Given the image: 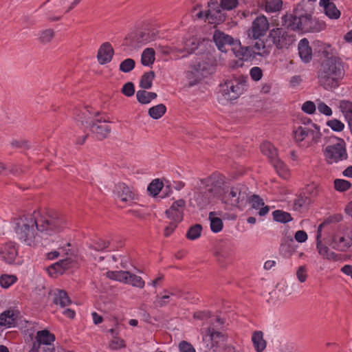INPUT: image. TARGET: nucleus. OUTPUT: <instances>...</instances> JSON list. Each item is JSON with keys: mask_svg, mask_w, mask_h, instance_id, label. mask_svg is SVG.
<instances>
[{"mask_svg": "<svg viewBox=\"0 0 352 352\" xmlns=\"http://www.w3.org/2000/svg\"><path fill=\"white\" fill-rule=\"evenodd\" d=\"M14 224L17 239L26 245L36 246L42 239L63 230L67 221L61 214H41L34 210L15 218Z\"/></svg>", "mask_w": 352, "mask_h": 352, "instance_id": "f257e3e1", "label": "nucleus"}, {"mask_svg": "<svg viewBox=\"0 0 352 352\" xmlns=\"http://www.w3.org/2000/svg\"><path fill=\"white\" fill-rule=\"evenodd\" d=\"M223 183L222 176L217 173L198 180L193 189L192 198L197 206L203 209L208 206L219 194Z\"/></svg>", "mask_w": 352, "mask_h": 352, "instance_id": "f03ea898", "label": "nucleus"}, {"mask_svg": "<svg viewBox=\"0 0 352 352\" xmlns=\"http://www.w3.org/2000/svg\"><path fill=\"white\" fill-rule=\"evenodd\" d=\"M344 76V65L341 60L332 56L325 60L318 72L320 85L326 90H332L340 85Z\"/></svg>", "mask_w": 352, "mask_h": 352, "instance_id": "7ed1b4c3", "label": "nucleus"}, {"mask_svg": "<svg viewBox=\"0 0 352 352\" xmlns=\"http://www.w3.org/2000/svg\"><path fill=\"white\" fill-rule=\"evenodd\" d=\"M292 134L294 142L301 148L312 146L318 144L321 138L320 128L311 122L295 126Z\"/></svg>", "mask_w": 352, "mask_h": 352, "instance_id": "20e7f679", "label": "nucleus"}, {"mask_svg": "<svg viewBox=\"0 0 352 352\" xmlns=\"http://www.w3.org/2000/svg\"><path fill=\"white\" fill-rule=\"evenodd\" d=\"M248 78L241 76L227 79L221 85V91L225 99L234 100L237 99L248 87Z\"/></svg>", "mask_w": 352, "mask_h": 352, "instance_id": "39448f33", "label": "nucleus"}, {"mask_svg": "<svg viewBox=\"0 0 352 352\" xmlns=\"http://www.w3.org/2000/svg\"><path fill=\"white\" fill-rule=\"evenodd\" d=\"M324 156L327 162L329 164L346 160L348 154L344 141L342 139L336 138L335 142L325 147Z\"/></svg>", "mask_w": 352, "mask_h": 352, "instance_id": "423d86ee", "label": "nucleus"}, {"mask_svg": "<svg viewBox=\"0 0 352 352\" xmlns=\"http://www.w3.org/2000/svg\"><path fill=\"white\" fill-rule=\"evenodd\" d=\"M159 31L156 28L149 26L138 30L126 39L130 45L136 47L156 40Z\"/></svg>", "mask_w": 352, "mask_h": 352, "instance_id": "0eeeda50", "label": "nucleus"}, {"mask_svg": "<svg viewBox=\"0 0 352 352\" xmlns=\"http://www.w3.org/2000/svg\"><path fill=\"white\" fill-rule=\"evenodd\" d=\"M248 188L245 186L238 184L230 190L224 192L222 201L227 205L233 207H240L247 199Z\"/></svg>", "mask_w": 352, "mask_h": 352, "instance_id": "6e6552de", "label": "nucleus"}, {"mask_svg": "<svg viewBox=\"0 0 352 352\" xmlns=\"http://www.w3.org/2000/svg\"><path fill=\"white\" fill-rule=\"evenodd\" d=\"M269 37L278 49L288 47L294 41L293 36L282 28H273L270 30Z\"/></svg>", "mask_w": 352, "mask_h": 352, "instance_id": "1a4fd4ad", "label": "nucleus"}, {"mask_svg": "<svg viewBox=\"0 0 352 352\" xmlns=\"http://www.w3.org/2000/svg\"><path fill=\"white\" fill-rule=\"evenodd\" d=\"M269 28L270 23L267 18L261 14L252 21L251 28L248 30V35L250 38L258 39L266 34Z\"/></svg>", "mask_w": 352, "mask_h": 352, "instance_id": "9d476101", "label": "nucleus"}, {"mask_svg": "<svg viewBox=\"0 0 352 352\" xmlns=\"http://www.w3.org/2000/svg\"><path fill=\"white\" fill-rule=\"evenodd\" d=\"M209 9L206 12V19L212 24H220L226 20V15L215 0L208 2Z\"/></svg>", "mask_w": 352, "mask_h": 352, "instance_id": "9b49d317", "label": "nucleus"}, {"mask_svg": "<svg viewBox=\"0 0 352 352\" xmlns=\"http://www.w3.org/2000/svg\"><path fill=\"white\" fill-rule=\"evenodd\" d=\"M325 23L319 20L313 19L311 14L302 15L300 31L303 32H318L324 30Z\"/></svg>", "mask_w": 352, "mask_h": 352, "instance_id": "f8f14e48", "label": "nucleus"}, {"mask_svg": "<svg viewBox=\"0 0 352 352\" xmlns=\"http://www.w3.org/2000/svg\"><path fill=\"white\" fill-rule=\"evenodd\" d=\"M114 192L118 199L123 204L131 205L136 199L133 191L124 183L116 185Z\"/></svg>", "mask_w": 352, "mask_h": 352, "instance_id": "ddd939ff", "label": "nucleus"}, {"mask_svg": "<svg viewBox=\"0 0 352 352\" xmlns=\"http://www.w3.org/2000/svg\"><path fill=\"white\" fill-rule=\"evenodd\" d=\"M213 40L220 51L226 52L228 51L227 47L230 46L232 49L237 39H234L231 36L222 32L215 31Z\"/></svg>", "mask_w": 352, "mask_h": 352, "instance_id": "4468645a", "label": "nucleus"}, {"mask_svg": "<svg viewBox=\"0 0 352 352\" xmlns=\"http://www.w3.org/2000/svg\"><path fill=\"white\" fill-rule=\"evenodd\" d=\"M185 205L186 202L184 199L174 201L170 208L166 211L167 217L172 221L180 222L183 219Z\"/></svg>", "mask_w": 352, "mask_h": 352, "instance_id": "2eb2a0df", "label": "nucleus"}, {"mask_svg": "<svg viewBox=\"0 0 352 352\" xmlns=\"http://www.w3.org/2000/svg\"><path fill=\"white\" fill-rule=\"evenodd\" d=\"M18 255V250L15 243L12 242L3 245L0 248V256L8 264L14 262Z\"/></svg>", "mask_w": 352, "mask_h": 352, "instance_id": "dca6fc26", "label": "nucleus"}, {"mask_svg": "<svg viewBox=\"0 0 352 352\" xmlns=\"http://www.w3.org/2000/svg\"><path fill=\"white\" fill-rule=\"evenodd\" d=\"M89 126L91 131L96 135V138L98 140H103L107 138L111 130L110 126L105 122H101L98 121L96 123H89Z\"/></svg>", "mask_w": 352, "mask_h": 352, "instance_id": "f3484780", "label": "nucleus"}, {"mask_svg": "<svg viewBox=\"0 0 352 352\" xmlns=\"http://www.w3.org/2000/svg\"><path fill=\"white\" fill-rule=\"evenodd\" d=\"M283 25L287 29L300 31L302 25V15L298 16L291 13H287L282 16Z\"/></svg>", "mask_w": 352, "mask_h": 352, "instance_id": "a211bd4d", "label": "nucleus"}, {"mask_svg": "<svg viewBox=\"0 0 352 352\" xmlns=\"http://www.w3.org/2000/svg\"><path fill=\"white\" fill-rule=\"evenodd\" d=\"M321 229L322 225H320L318 228L317 230V236H316V248L318 251V253L323 256L324 258H327L328 260H336L338 255L330 251L329 248L323 244L320 240L321 238Z\"/></svg>", "mask_w": 352, "mask_h": 352, "instance_id": "6ab92c4d", "label": "nucleus"}, {"mask_svg": "<svg viewBox=\"0 0 352 352\" xmlns=\"http://www.w3.org/2000/svg\"><path fill=\"white\" fill-rule=\"evenodd\" d=\"M235 56L242 60H249L253 58L250 46H242L239 40H236L231 50Z\"/></svg>", "mask_w": 352, "mask_h": 352, "instance_id": "aec40b11", "label": "nucleus"}, {"mask_svg": "<svg viewBox=\"0 0 352 352\" xmlns=\"http://www.w3.org/2000/svg\"><path fill=\"white\" fill-rule=\"evenodd\" d=\"M251 53L253 58L256 56H267L271 51V46L266 44V41L258 39L256 41L254 45L250 46Z\"/></svg>", "mask_w": 352, "mask_h": 352, "instance_id": "412c9836", "label": "nucleus"}, {"mask_svg": "<svg viewBox=\"0 0 352 352\" xmlns=\"http://www.w3.org/2000/svg\"><path fill=\"white\" fill-rule=\"evenodd\" d=\"M113 53V49L109 43H103L98 52V62L102 65L109 63L112 59Z\"/></svg>", "mask_w": 352, "mask_h": 352, "instance_id": "4be33fe9", "label": "nucleus"}, {"mask_svg": "<svg viewBox=\"0 0 352 352\" xmlns=\"http://www.w3.org/2000/svg\"><path fill=\"white\" fill-rule=\"evenodd\" d=\"M334 241L338 250L346 251L352 247V230L347 229L343 236L336 237Z\"/></svg>", "mask_w": 352, "mask_h": 352, "instance_id": "5701e85b", "label": "nucleus"}, {"mask_svg": "<svg viewBox=\"0 0 352 352\" xmlns=\"http://www.w3.org/2000/svg\"><path fill=\"white\" fill-rule=\"evenodd\" d=\"M52 295L53 296V302L61 307H67L72 303L70 298L65 290L56 289L52 292Z\"/></svg>", "mask_w": 352, "mask_h": 352, "instance_id": "b1692460", "label": "nucleus"}, {"mask_svg": "<svg viewBox=\"0 0 352 352\" xmlns=\"http://www.w3.org/2000/svg\"><path fill=\"white\" fill-rule=\"evenodd\" d=\"M298 54L305 63H309L312 58V50L309 46V41L307 38H302L298 43Z\"/></svg>", "mask_w": 352, "mask_h": 352, "instance_id": "393cba45", "label": "nucleus"}, {"mask_svg": "<svg viewBox=\"0 0 352 352\" xmlns=\"http://www.w3.org/2000/svg\"><path fill=\"white\" fill-rule=\"evenodd\" d=\"M234 254L233 248L231 245H226L221 248L217 252V257L218 261L223 265L224 263H229L232 261Z\"/></svg>", "mask_w": 352, "mask_h": 352, "instance_id": "a878e982", "label": "nucleus"}, {"mask_svg": "<svg viewBox=\"0 0 352 352\" xmlns=\"http://www.w3.org/2000/svg\"><path fill=\"white\" fill-rule=\"evenodd\" d=\"M296 248L292 239H284L282 240L279 248L280 254L284 257H290L294 252Z\"/></svg>", "mask_w": 352, "mask_h": 352, "instance_id": "bb28decb", "label": "nucleus"}, {"mask_svg": "<svg viewBox=\"0 0 352 352\" xmlns=\"http://www.w3.org/2000/svg\"><path fill=\"white\" fill-rule=\"evenodd\" d=\"M252 342L256 352H263L266 348V342L263 339V333L261 331H254L252 333Z\"/></svg>", "mask_w": 352, "mask_h": 352, "instance_id": "cd10ccee", "label": "nucleus"}, {"mask_svg": "<svg viewBox=\"0 0 352 352\" xmlns=\"http://www.w3.org/2000/svg\"><path fill=\"white\" fill-rule=\"evenodd\" d=\"M261 151L267 157L270 163L278 157L277 149L269 142L261 144Z\"/></svg>", "mask_w": 352, "mask_h": 352, "instance_id": "c85d7f7f", "label": "nucleus"}, {"mask_svg": "<svg viewBox=\"0 0 352 352\" xmlns=\"http://www.w3.org/2000/svg\"><path fill=\"white\" fill-rule=\"evenodd\" d=\"M17 316L13 311L7 310L0 315V326L10 327L16 323Z\"/></svg>", "mask_w": 352, "mask_h": 352, "instance_id": "c756f323", "label": "nucleus"}, {"mask_svg": "<svg viewBox=\"0 0 352 352\" xmlns=\"http://www.w3.org/2000/svg\"><path fill=\"white\" fill-rule=\"evenodd\" d=\"M250 203L253 208L259 209L258 214L260 216H265L268 213L269 207L264 206V201L258 195H252L250 198Z\"/></svg>", "mask_w": 352, "mask_h": 352, "instance_id": "7c9ffc66", "label": "nucleus"}, {"mask_svg": "<svg viewBox=\"0 0 352 352\" xmlns=\"http://www.w3.org/2000/svg\"><path fill=\"white\" fill-rule=\"evenodd\" d=\"M70 265V261L69 259H63L60 261H58L52 265H51L47 270L49 274L52 276L54 274L59 273L62 274L63 273L64 270L65 269H67L69 267Z\"/></svg>", "mask_w": 352, "mask_h": 352, "instance_id": "2f4dec72", "label": "nucleus"}, {"mask_svg": "<svg viewBox=\"0 0 352 352\" xmlns=\"http://www.w3.org/2000/svg\"><path fill=\"white\" fill-rule=\"evenodd\" d=\"M321 7L324 8L325 14L330 19H337L340 16V12L336 5L328 1L325 3H319Z\"/></svg>", "mask_w": 352, "mask_h": 352, "instance_id": "473e14b6", "label": "nucleus"}, {"mask_svg": "<svg viewBox=\"0 0 352 352\" xmlns=\"http://www.w3.org/2000/svg\"><path fill=\"white\" fill-rule=\"evenodd\" d=\"M37 40L39 43L46 45L50 43L55 36V32L52 28L40 30L37 34Z\"/></svg>", "mask_w": 352, "mask_h": 352, "instance_id": "72a5a7b5", "label": "nucleus"}, {"mask_svg": "<svg viewBox=\"0 0 352 352\" xmlns=\"http://www.w3.org/2000/svg\"><path fill=\"white\" fill-rule=\"evenodd\" d=\"M271 164L275 168L278 175L284 178L287 179L289 177V170L287 165L278 157L271 162Z\"/></svg>", "mask_w": 352, "mask_h": 352, "instance_id": "f704fd0d", "label": "nucleus"}, {"mask_svg": "<svg viewBox=\"0 0 352 352\" xmlns=\"http://www.w3.org/2000/svg\"><path fill=\"white\" fill-rule=\"evenodd\" d=\"M339 108L344 116L349 125L352 126V102L349 100H341Z\"/></svg>", "mask_w": 352, "mask_h": 352, "instance_id": "c9c22d12", "label": "nucleus"}, {"mask_svg": "<svg viewBox=\"0 0 352 352\" xmlns=\"http://www.w3.org/2000/svg\"><path fill=\"white\" fill-rule=\"evenodd\" d=\"M36 338L39 344L49 345L55 340V336L47 330H42L37 332Z\"/></svg>", "mask_w": 352, "mask_h": 352, "instance_id": "e433bc0d", "label": "nucleus"}, {"mask_svg": "<svg viewBox=\"0 0 352 352\" xmlns=\"http://www.w3.org/2000/svg\"><path fill=\"white\" fill-rule=\"evenodd\" d=\"M157 94L151 91H146V90H139L136 93V98L138 101L141 104H148L153 100L157 98Z\"/></svg>", "mask_w": 352, "mask_h": 352, "instance_id": "4c0bfd02", "label": "nucleus"}, {"mask_svg": "<svg viewBox=\"0 0 352 352\" xmlns=\"http://www.w3.org/2000/svg\"><path fill=\"white\" fill-rule=\"evenodd\" d=\"M208 335L210 337L211 342H212V346L214 347L215 345L218 347L221 342H223L225 340L224 335L219 331L214 330V329L212 327L208 328Z\"/></svg>", "mask_w": 352, "mask_h": 352, "instance_id": "58836bf2", "label": "nucleus"}, {"mask_svg": "<svg viewBox=\"0 0 352 352\" xmlns=\"http://www.w3.org/2000/svg\"><path fill=\"white\" fill-rule=\"evenodd\" d=\"M311 202L310 197H307L305 194L301 193L294 199L293 207L295 210H300L308 206Z\"/></svg>", "mask_w": 352, "mask_h": 352, "instance_id": "ea45409f", "label": "nucleus"}, {"mask_svg": "<svg viewBox=\"0 0 352 352\" xmlns=\"http://www.w3.org/2000/svg\"><path fill=\"white\" fill-rule=\"evenodd\" d=\"M109 244L110 243L107 240L98 239L90 242L88 247L90 250L101 252L107 248L109 246Z\"/></svg>", "mask_w": 352, "mask_h": 352, "instance_id": "a19ab883", "label": "nucleus"}, {"mask_svg": "<svg viewBox=\"0 0 352 352\" xmlns=\"http://www.w3.org/2000/svg\"><path fill=\"white\" fill-rule=\"evenodd\" d=\"M166 111V107L164 104H159L148 109V113L151 118L155 120L162 118Z\"/></svg>", "mask_w": 352, "mask_h": 352, "instance_id": "79ce46f5", "label": "nucleus"}, {"mask_svg": "<svg viewBox=\"0 0 352 352\" xmlns=\"http://www.w3.org/2000/svg\"><path fill=\"white\" fill-rule=\"evenodd\" d=\"M155 50L153 48L145 49L141 57V63L143 65L149 66L155 61Z\"/></svg>", "mask_w": 352, "mask_h": 352, "instance_id": "37998d69", "label": "nucleus"}, {"mask_svg": "<svg viewBox=\"0 0 352 352\" xmlns=\"http://www.w3.org/2000/svg\"><path fill=\"white\" fill-rule=\"evenodd\" d=\"M282 0H265V10L268 13L278 12L282 9Z\"/></svg>", "mask_w": 352, "mask_h": 352, "instance_id": "c03bdc74", "label": "nucleus"}, {"mask_svg": "<svg viewBox=\"0 0 352 352\" xmlns=\"http://www.w3.org/2000/svg\"><path fill=\"white\" fill-rule=\"evenodd\" d=\"M155 78V73L153 71L144 73L140 81V87L144 89H148L152 87L153 80Z\"/></svg>", "mask_w": 352, "mask_h": 352, "instance_id": "a18cd8bd", "label": "nucleus"}, {"mask_svg": "<svg viewBox=\"0 0 352 352\" xmlns=\"http://www.w3.org/2000/svg\"><path fill=\"white\" fill-rule=\"evenodd\" d=\"M209 219L210 221V229L213 232L217 233L223 228V221L221 219L214 217V212H210Z\"/></svg>", "mask_w": 352, "mask_h": 352, "instance_id": "49530a36", "label": "nucleus"}, {"mask_svg": "<svg viewBox=\"0 0 352 352\" xmlns=\"http://www.w3.org/2000/svg\"><path fill=\"white\" fill-rule=\"evenodd\" d=\"M17 281V277L12 274H3L0 277V285L3 288H9Z\"/></svg>", "mask_w": 352, "mask_h": 352, "instance_id": "de8ad7c7", "label": "nucleus"}, {"mask_svg": "<svg viewBox=\"0 0 352 352\" xmlns=\"http://www.w3.org/2000/svg\"><path fill=\"white\" fill-rule=\"evenodd\" d=\"M273 218L276 221L280 223H287L292 220L291 214L282 210H275L272 213Z\"/></svg>", "mask_w": 352, "mask_h": 352, "instance_id": "09e8293b", "label": "nucleus"}, {"mask_svg": "<svg viewBox=\"0 0 352 352\" xmlns=\"http://www.w3.org/2000/svg\"><path fill=\"white\" fill-rule=\"evenodd\" d=\"M126 284H129L133 287H138L140 289L143 288L145 285L144 281L140 276L130 272L128 276Z\"/></svg>", "mask_w": 352, "mask_h": 352, "instance_id": "8fccbe9b", "label": "nucleus"}, {"mask_svg": "<svg viewBox=\"0 0 352 352\" xmlns=\"http://www.w3.org/2000/svg\"><path fill=\"white\" fill-rule=\"evenodd\" d=\"M129 272L127 271H117L108 272V276L120 282L126 283Z\"/></svg>", "mask_w": 352, "mask_h": 352, "instance_id": "3c124183", "label": "nucleus"}, {"mask_svg": "<svg viewBox=\"0 0 352 352\" xmlns=\"http://www.w3.org/2000/svg\"><path fill=\"white\" fill-rule=\"evenodd\" d=\"M201 230L202 227L200 224L191 226L186 234V237L190 240L197 239L201 236Z\"/></svg>", "mask_w": 352, "mask_h": 352, "instance_id": "603ef678", "label": "nucleus"}, {"mask_svg": "<svg viewBox=\"0 0 352 352\" xmlns=\"http://www.w3.org/2000/svg\"><path fill=\"white\" fill-rule=\"evenodd\" d=\"M135 62L132 58H126L120 64V70L124 73L130 72L135 67Z\"/></svg>", "mask_w": 352, "mask_h": 352, "instance_id": "864d4df0", "label": "nucleus"}, {"mask_svg": "<svg viewBox=\"0 0 352 352\" xmlns=\"http://www.w3.org/2000/svg\"><path fill=\"white\" fill-rule=\"evenodd\" d=\"M162 187V182H160L159 179H155L148 185L147 190L150 194L156 196L159 194Z\"/></svg>", "mask_w": 352, "mask_h": 352, "instance_id": "5fc2aeb1", "label": "nucleus"}, {"mask_svg": "<svg viewBox=\"0 0 352 352\" xmlns=\"http://www.w3.org/2000/svg\"><path fill=\"white\" fill-rule=\"evenodd\" d=\"M351 186V183L344 179H336L334 181L335 189L340 192H344L349 190Z\"/></svg>", "mask_w": 352, "mask_h": 352, "instance_id": "6e6d98bb", "label": "nucleus"}, {"mask_svg": "<svg viewBox=\"0 0 352 352\" xmlns=\"http://www.w3.org/2000/svg\"><path fill=\"white\" fill-rule=\"evenodd\" d=\"M238 4V0H221L219 6L223 10H232L236 8Z\"/></svg>", "mask_w": 352, "mask_h": 352, "instance_id": "4d7b16f0", "label": "nucleus"}, {"mask_svg": "<svg viewBox=\"0 0 352 352\" xmlns=\"http://www.w3.org/2000/svg\"><path fill=\"white\" fill-rule=\"evenodd\" d=\"M327 126H329L332 130L335 131H342L344 127V124L337 119H332L327 122Z\"/></svg>", "mask_w": 352, "mask_h": 352, "instance_id": "13d9d810", "label": "nucleus"}, {"mask_svg": "<svg viewBox=\"0 0 352 352\" xmlns=\"http://www.w3.org/2000/svg\"><path fill=\"white\" fill-rule=\"evenodd\" d=\"M122 93L127 97L133 96L135 94V87L133 83L131 82L125 83L122 88Z\"/></svg>", "mask_w": 352, "mask_h": 352, "instance_id": "bf43d9fd", "label": "nucleus"}, {"mask_svg": "<svg viewBox=\"0 0 352 352\" xmlns=\"http://www.w3.org/2000/svg\"><path fill=\"white\" fill-rule=\"evenodd\" d=\"M317 107H318V111L320 113L324 114L327 116H330L332 115L331 109L327 104H326L324 102L318 101V102L317 103Z\"/></svg>", "mask_w": 352, "mask_h": 352, "instance_id": "052dcab7", "label": "nucleus"}, {"mask_svg": "<svg viewBox=\"0 0 352 352\" xmlns=\"http://www.w3.org/2000/svg\"><path fill=\"white\" fill-rule=\"evenodd\" d=\"M126 346L124 340L120 338H114L109 344V347L112 350H118Z\"/></svg>", "mask_w": 352, "mask_h": 352, "instance_id": "680f3d73", "label": "nucleus"}, {"mask_svg": "<svg viewBox=\"0 0 352 352\" xmlns=\"http://www.w3.org/2000/svg\"><path fill=\"white\" fill-rule=\"evenodd\" d=\"M305 190V191L303 194H308L311 197L317 196L319 192L318 185L314 183L308 184Z\"/></svg>", "mask_w": 352, "mask_h": 352, "instance_id": "e2e57ef3", "label": "nucleus"}, {"mask_svg": "<svg viewBox=\"0 0 352 352\" xmlns=\"http://www.w3.org/2000/svg\"><path fill=\"white\" fill-rule=\"evenodd\" d=\"M250 75L253 80L258 81L263 76L262 69L258 67H254L250 69Z\"/></svg>", "mask_w": 352, "mask_h": 352, "instance_id": "0e129e2a", "label": "nucleus"}, {"mask_svg": "<svg viewBox=\"0 0 352 352\" xmlns=\"http://www.w3.org/2000/svg\"><path fill=\"white\" fill-rule=\"evenodd\" d=\"M296 276L298 280L300 283H304L306 281L307 278V268L305 265L300 266L296 272Z\"/></svg>", "mask_w": 352, "mask_h": 352, "instance_id": "69168bd1", "label": "nucleus"}, {"mask_svg": "<svg viewBox=\"0 0 352 352\" xmlns=\"http://www.w3.org/2000/svg\"><path fill=\"white\" fill-rule=\"evenodd\" d=\"M302 110L308 114H312L316 111V104L312 101H306L302 106Z\"/></svg>", "mask_w": 352, "mask_h": 352, "instance_id": "338daca9", "label": "nucleus"}, {"mask_svg": "<svg viewBox=\"0 0 352 352\" xmlns=\"http://www.w3.org/2000/svg\"><path fill=\"white\" fill-rule=\"evenodd\" d=\"M180 352H195L192 344L186 341H182L179 344Z\"/></svg>", "mask_w": 352, "mask_h": 352, "instance_id": "774afa93", "label": "nucleus"}]
</instances>
